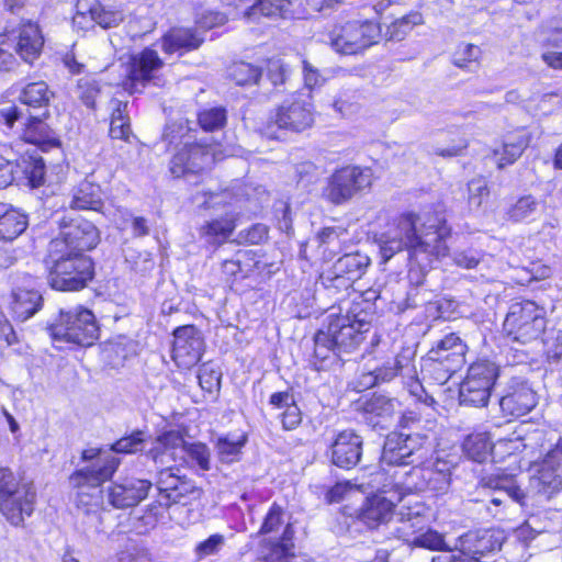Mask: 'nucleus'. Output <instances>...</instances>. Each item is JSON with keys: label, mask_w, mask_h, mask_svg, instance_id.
I'll return each mask as SVG.
<instances>
[{"label": "nucleus", "mask_w": 562, "mask_h": 562, "mask_svg": "<svg viewBox=\"0 0 562 562\" xmlns=\"http://www.w3.org/2000/svg\"><path fill=\"white\" fill-rule=\"evenodd\" d=\"M90 13L93 14L95 24L102 29L116 27L124 21V12L122 10L106 7L100 2L90 7Z\"/></svg>", "instance_id": "obj_47"}, {"label": "nucleus", "mask_w": 562, "mask_h": 562, "mask_svg": "<svg viewBox=\"0 0 562 562\" xmlns=\"http://www.w3.org/2000/svg\"><path fill=\"white\" fill-rule=\"evenodd\" d=\"M498 372V366L490 360L481 359L473 362L460 385V404L475 407L487 405Z\"/></svg>", "instance_id": "obj_12"}, {"label": "nucleus", "mask_w": 562, "mask_h": 562, "mask_svg": "<svg viewBox=\"0 0 562 562\" xmlns=\"http://www.w3.org/2000/svg\"><path fill=\"white\" fill-rule=\"evenodd\" d=\"M357 310L356 306L346 315L328 316L326 329H319L314 337L316 358L324 360L329 352L341 358L359 348L370 330V322L359 317Z\"/></svg>", "instance_id": "obj_3"}, {"label": "nucleus", "mask_w": 562, "mask_h": 562, "mask_svg": "<svg viewBox=\"0 0 562 562\" xmlns=\"http://www.w3.org/2000/svg\"><path fill=\"white\" fill-rule=\"evenodd\" d=\"M63 241H50L44 259L48 284L59 291L83 289L93 277V262L82 254L64 251Z\"/></svg>", "instance_id": "obj_4"}, {"label": "nucleus", "mask_w": 562, "mask_h": 562, "mask_svg": "<svg viewBox=\"0 0 562 562\" xmlns=\"http://www.w3.org/2000/svg\"><path fill=\"white\" fill-rule=\"evenodd\" d=\"M539 201L531 194H525L518 198L506 210V218L514 223H519L531 218L539 210Z\"/></svg>", "instance_id": "obj_43"}, {"label": "nucleus", "mask_w": 562, "mask_h": 562, "mask_svg": "<svg viewBox=\"0 0 562 562\" xmlns=\"http://www.w3.org/2000/svg\"><path fill=\"white\" fill-rule=\"evenodd\" d=\"M429 479H427V491L437 494H445L448 492L451 484V469L447 461L436 460L427 465Z\"/></svg>", "instance_id": "obj_40"}, {"label": "nucleus", "mask_w": 562, "mask_h": 562, "mask_svg": "<svg viewBox=\"0 0 562 562\" xmlns=\"http://www.w3.org/2000/svg\"><path fill=\"white\" fill-rule=\"evenodd\" d=\"M379 383H386L396 376L409 375L413 376L414 363L409 355H396L394 358L389 359L383 364L373 368Z\"/></svg>", "instance_id": "obj_31"}, {"label": "nucleus", "mask_w": 562, "mask_h": 562, "mask_svg": "<svg viewBox=\"0 0 562 562\" xmlns=\"http://www.w3.org/2000/svg\"><path fill=\"white\" fill-rule=\"evenodd\" d=\"M221 378L222 373L220 369L211 363L202 364L198 374L200 386L209 393L220 390Z\"/></svg>", "instance_id": "obj_56"}, {"label": "nucleus", "mask_w": 562, "mask_h": 562, "mask_svg": "<svg viewBox=\"0 0 562 562\" xmlns=\"http://www.w3.org/2000/svg\"><path fill=\"white\" fill-rule=\"evenodd\" d=\"M43 297L34 290L18 289L12 292L11 310L14 317L24 322L42 307Z\"/></svg>", "instance_id": "obj_29"}, {"label": "nucleus", "mask_w": 562, "mask_h": 562, "mask_svg": "<svg viewBox=\"0 0 562 562\" xmlns=\"http://www.w3.org/2000/svg\"><path fill=\"white\" fill-rule=\"evenodd\" d=\"M423 504L402 507L396 514L394 533L398 539L412 543V539L427 528L428 519Z\"/></svg>", "instance_id": "obj_23"}, {"label": "nucleus", "mask_w": 562, "mask_h": 562, "mask_svg": "<svg viewBox=\"0 0 562 562\" xmlns=\"http://www.w3.org/2000/svg\"><path fill=\"white\" fill-rule=\"evenodd\" d=\"M204 38L191 29L178 27L170 30L161 38V49L166 54H179L180 56L198 49Z\"/></svg>", "instance_id": "obj_26"}, {"label": "nucleus", "mask_w": 562, "mask_h": 562, "mask_svg": "<svg viewBox=\"0 0 562 562\" xmlns=\"http://www.w3.org/2000/svg\"><path fill=\"white\" fill-rule=\"evenodd\" d=\"M43 46L44 37L37 24L29 22L20 26L15 52L23 61L32 65L40 57Z\"/></svg>", "instance_id": "obj_24"}, {"label": "nucleus", "mask_w": 562, "mask_h": 562, "mask_svg": "<svg viewBox=\"0 0 562 562\" xmlns=\"http://www.w3.org/2000/svg\"><path fill=\"white\" fill-rule=\"evenodd\" d=\"M144 441V431L136 430L114 442L111 446V451L116 453H135L143 449Z\"/></svg>", "instance_id": "obj_58"}, {"label": "nucleus", "mask_w": 562, "mask_h": 562, "mask_svg": "<svg viewBox=\"0 0 562 562\" xmlns=\"http://www.w3.org/2000/svg\"><path fill=\"white\" fill-rule=\"evenodd\" d=\"M54 341L79 346H92L99 337V326L93 313L81 306L61 310L58 318L48 327Z\"/></svg>", "instance_id": "obj_9"}, {"label": "nucleus", "mask_w": 562, "mask_h": 562, "mask_svg": "<svg viewBox=\"0 0 562 562\" xmlns=\"http://www.w3.org/2000/svg\"><path fill=\"white\" fill-rule=\"evenodd\" d=\"M214 162V149L209 145H184L170 161V172L175 177L199 173Z\"/></svg>", "instance_id": "obj_17"}, {"label": "nucleus", "mask_w": 562, "mask_h": 562, "mask_svg": "<svg viewBox=\"0 0 562 562\" xmlns=\"http://www.w3.org/2000/svg\"><path fill=\"white\" fill-rule=\"evenodd\" d=\"M82 460L91 463L70 476V483L78 488L76 508L89 529L100 531L103 524L102 513L105 509L103 490L100 486L113 475L120 460L97 448L83 450Z\"/></svg>", "instance_id": "obj_2"}, {"label": "nucleus", "mask_w": 562, "mask_h": 562, "mask_svg": "<svg viewBox=\"0 0 562 562\" xmlns=\"http://www.w3.org/2000/svg\"><path fill=\"white\" fill-rule=\"evenodd\" d=\"M468 346L456 334L446 335L434 346L428 356L430 360L439 361L450 368V370L459 371L465 363V353Z\"/></svg>", "instance_id": "obj_21"}, {"label": "nucleus", "mask_w": 562, "mask_h": 562, "mask_svg": "<svg viewBox=\"0 0 562 562\" xmlns=\"http://www.w3.org/2000/svg\"><path fill=\"white\" fill-rule=\"evenodd\" d=\"M530 137L527 134L509 135L504 140L501 148L493 150L495 156H498L497 167L505 168L514 164L529 146Z\"/></svg>", "instance_id": "obj_32"}, {"label": "nucleus", "mask_w": 562, "mask_h": 562, "mask_svg": "<svg viewBox=\"0 0 562 562\" xmlns=\"http://www.w3.org/2000/svg\"><path fill=\"white\" fill-rule=\"evenodd\" d=\"M198 121L204 131L220 130L226 123V110L224 108H211L199 113Z\"/></svg>", "instance_id": "obj_55"}, {"label": "nucleus", "mask_w": 562, "mask_h": 562, "mask_svg": "<svg viewBox=\"0 0 562 562\" xmlns=\"http://www.w3.org/2000/svg\"><path fill=\"white\" fill-rule=\"evenodd\" d=\"M291 3V0H258L245 14L251 20H257L261 15L267 18H282L289 12Z\"/></svg>", "instance_id": "obj_44"}, {"label": "nucleus", "mask_w": 562, "mask_h": 562, "mask_svg": "<svg viewBox=\"0 0 562 562\" xmlns=\"http://www.w3.org/2000/svg\"><path fill=\"white\" fill-rule=\"evenodd\" d=\"M204 351L202 333L193 325H186L173 330L172 360L179 368L190 369L195 366Z\"/></svg>", "instance_id": "obj_15"}, {"label": "nucleus", "mask_w": 562, "mask_h": 562, "mask_svg": "<svg viewBox=\"0 0 562 562\" xmlns=\"http://www.w3.org/2000/svg\"><path fill=\"white\" fill-rule=\"evenodd\" d=\"M493 449L491 438L486 432H476L469 435L463 443L462 450L464 454L479 463L486 461Z\"/></svg>", "instance_id": "obj_38"}, {"label": "nucleus", "mask_w": 562, "mask_h": 562, "mask_svg": "<svg viewBox=\"0 0 562 562\" xmlns=\"http://www.w3.org/2000/svg\"><path fill=\"white\" fill-rule=\"evenodd\" d=\"M27 216L16 209H8L0 214V240L12 241L27 227Z\"/></svg>", "instance_id": "obj_35"}, {"label": "nucleus", "mask_w": 562, "mask_h": 562, "mask_svg": "<svg viewBox=\"0 0 562 562\" xmlns=\"http://www.w3.org/2000/svg\"><path fill=\"white\" fill-rule=\"evenodd\" d=\"M423 23V16L418 12L409 13L396 21H394L386 32L389 41H402L413 30L415 25Z\"/></svg>", "instance_id": "obj_48"}, {"label": "nucleus", "mask_w": 562, "mask_h": 562, "mask_svg": "<svg viewBox=\"0 0 562 562\" xmlns=\"http://www.w3.org/2000/svg\"><path fill=\"white\" fill-rule=\"evenodd\" d=\"M35 498L32 483L18 479L9 468H0V513L11 525H23L34 510Z\"/></svg>", "instance_id": "obj_6"}, {"label": "nucleus", "mask_w": 562, "mask_h": 562, "mask_svg": "<svg viewBox=\"0 0 562 562\" xmlns=\"http://www.w3.org/2000/svg\"><path fill=\"white\" fill-rule=\"evenodd\" d=\"M493 488H498V494H503L506 498H495L491 496L490 503L496 507L498 506H507L508 503L514 502L519 505H525L526 494L525 492L516 485L512 479H490V483Z\"/></svg>", "instance_id": "obj_41"}, {"label": "nucleus", "mask_w": 562, "mask_h": 562, "mask_svg": "<svg viewBox=\"0 0 562 562\" xmlns=\"http://www.w3.org/2000/svg\"><path fill=\"white\" fill-rule=\"evenodd\" d=\"M48 115V110H45L37 115L29 114L22 132L23 140L34 144L43 150L58 147L60 145L58 135L45 122V119Z\"/></svg>", "instance_id": "obj_22"}, {"label": "nucleus", "mask_w": 562, "mask_h": 562, "mask_svg": "<svg viewBox=\"0 0 562 562\" xmlns=\"http://www.w3.org/2000/svg\"><path fill=\"white\" fill-rule=\"evenodd\" d=\"M186 453L194 461L200 470L209 471L211 469V452L209 447L202 442H192L184 446Z\"/></svg>", "instance_id": "obj_60"}, {"label": "nucleus", "mask_w": 562, "mask_h": 562, "mask_svg": "<svg viewBox=\"0 0 562 562\" xmlns=\"http://www.w3.org/2000/svg\"><path fill=\"white\" fill-rule=\"evenodd\" d=\"M418 222L416 214H402L375 236L383 261L407 250L411 263L417 265L424 273L431 268L435 259L448 255L446 239L450 236V228L446 221L438 215H428L420 228L417 227Z\"/></svg>", "instance_id": "obj_1"}, {"label": "nucleus", "mask_w": 562, "mask_h": 562, "mask_svg": "<svg viewBox=\"0 0 562 562\" xmlns=\"http://www.w3.org/2000/svg\"><path fill=\"white\" fill-rule=\"evenodd\" d=\"M546 326L544 310L532 301L513 304L504 321L506 336L520 344L538 339Z\"/></svg>", "instance_id": "obj_10"}, {"label": "nucleus", "mask_w": 562, "mask_h": 562, "mask_svg": "<svg viewBox=\"0 0 562 562\" xmlns=\"http://www.w3.org/2000/svg\"><path fill=\"white\" fill-rule=\"evenodd\" d=\"M249 254L246 250H238L233 258L222 262L221 270L227 282L244 279L250 270Z\"/></svg>", "instance_id": "obj_46"}, {"label": "nucleus", "mask_w": 562, "mask_h": 562, "mask_svg": "<svg viewBox=\"0 0 562 562\" xmlns=\"http://www.w3.org/2000/svg\"><path fill=\"white\" fill-rule=\"evenodd\" d=\"M113 111L110 123V136L114 139L127 140L132 131L127 115V102L112 100Z\"/></svg>", "instance_id": "obj_42"}, {"label": "nucleus", "mask_w": 562, "mask_h": 562, "mask_svg": "<svg viewBox=\"0 0 562 562\" xmlns=\"http://www.w3.org/2000/svg\"><path fill=\"white\" fill-rule=\"evenodd\" d=\"M101 95V88L95 80L82 78L78 81L77 97L90 109L95 108L97 99Z\"/></svg>", "instance_id": "obj_57"}, {"label": "nucleus", "mask_w": 562, "mask_h": 562, "mask_svg": "<svg viewBox=\"0 0 562 562\" xmlns=\"http://www.w3.org/2000/svg\"><path fill=\"white\" fill-rule=\"evenodd\" d=\"M362 451V437L351 429H346L338 432L333 439L327 454L334 465L344 470H350L361 461Z\"/></svg>", "instance_id": "obj_16"}, {"label": "nucleus", "mask_w": 562, "mask_h": 562, "mask_svg": "<svg viewBox=\"0 0 562 562\" xmlns=\"http://www.w3.org/2000/svg\"><path fill=\"white\" fill-rule=\"evenodd\" d=\"M246 443V437L233 440L228 437L218 438L216 442L217 456L224 463H232L238 460L241 448Z\"/></svg>", "instance_id": "obj_50"}, {"label": "nucleus", "mask_w": 562, "mask_h": 562, "mask_svg": "<svg viewBox=\"0 0 562 562\" xmlns=\"http://www.w3.org/2000/svg\"><path fill=\"white\" fill-rule=\"evenodd\" d=\"M16 169L27 178L33 188L41 187L45 180V162L38 154L21 156L16 160Z\"/></svg>", "instance_id": "obj_39"}, {"label": "nucleus", "mask_w": 562, "mask_h": 562, "mask_svg": "<svg viewBox=\"0 0 562 562\" xmlns=\"http://www.w3.org/2000/svg\"><path fill=\"white\" fill-rule=\"evenodd\" d=\"M303 79L305 88L303 90L312 93V89L321 87L325 82V78L319 74V70L314 67L310 61L303 60Z\"/></svg>", "instance_id": "obj_64"}, {"label": "nucleus", "mask_w": 562, "mask_h": 562, "mask_svg": "<svg viewBox=\"0 0 562 562\" xmlns=\"http://www.w3.org/2000/svg\"><path fill=\"white\" fill-rule=\"evenodd\" d=\"M225 537L221 533L211 535L207 539L199 542L194 548L196 561L217 554L225 546Z\"/></svg>", "instance_id": "obj_54"}, {"label": "nucleus", "mask_w": 562, "mask_h": 562, "mask_svg": "<svg viewBox=\"0 0 562 562\" xmlns=\"http://www.w3.org/2000/svg\"><path fill=\"white\" fill-rule=\"evenodd\" d=\"M405 436L403 432H391L387 435L383 449L381 460L391 465L409 464L415 460H407V449L404 447Z\"/></svg>", "instance_id": "obj_36"}, {"label": "nucleus", "mask_w": 562, "mask_h": 562, "mask_svg": "<svg viewBox=\"0 0 562 562\" xmlns=\"http://www.w3.org/2000/svg\"><path fill=\"white\" fill-rule=\"evenodd\" d=\"M188 442L179 430H168L157 437L154 447L148 451V456L156 464H165L166 458L173 459V451L178 448L184 450Z\"/></svg>", "instance_id": "obj_28"}, {"label": "nucleus", "mask_w": 562, "mask_h": 562, "mask_svg": "<svg viewBox=\"0 0 562 562\" xmlns=\"http://www.w3.org/2000/svg\"><path fill=\"white\" fill-rule=\"evenodd\" d=\"M412 544L419 548L439 551H451L446 544L443 536L436 530L426 528L412 539Z\"/></svg>", "instance_id": "obj_52"}, {"label": "nucleus", "mask_w": 562, "mask_h": 562, "mask_svg": "<svg viewBox=\"0 0 562 562\" xmlns=\"http://www.w3.org/2000/svg\"><path fill=\"white\" fill-rule=\"evenodd\" d=\"M370 265V258L360 252L346 254L334 263V272L350 277L351 281L359 279Z\"/></svg>", "instance_id": "obj_37"}, {"label": "nucleus", "mask_w": 562, "mask_h": 562, "mask_svg": "<svg viewBox=\"0 0 562 562\" xmlns=\"http://www.w3.org/2000/svg\"><path fill=\"white\" fill-rule=\"evenodd\" d=\"M536 405V393L526 381L518 378L509 381L505 394L499 398L501 409L512 417L524 416Z\"/></svg>", "instance_id": "obj_20"}, {"label": "nucleus", "mask_w": 562, "mask_h": 562, "mask_svg": "<svg viewBox=\"0 0 562 562\" xmlns=\"http://www.w3.org/2000/svg\"><path fill=\"white\" fill-rule=\"evenodd\" d=\"M162 66V59L151 48H145L139 54L133 55L127 66L126 79L123 82L124 90L136 93L142 92L150 83L161 86L158 71Z\"/></svg>", "instance_id": "obj_13"}, {"label": "nucleus", "mask_w": 562, "mask_h": 562, "mask_svg": "<svg viewBox=\"0 0 562 562\" xmlns=\"http://www.w3.org/2000/svg\"><path fill=\"white\" fill-rule=\"evenodd\" d=\"M394 504L380 494L368 497L361 507L360 520L373 529L390 520L393 514Z\"/></svg>", "instance_id": "obj_27"}, {"label": "nucleus", "mask_w": 562, "mask_h": 562, "mask_svg": "<svg viewBox=\"0 0 562 562\" xmlns=\"http://www.w3.org/2000/svg\"><path fill=\"white\" fill-rule=\"evenodd\" d=\"M319 281L327 291L334 294L347 292L353 283V281L350 280V277H346L341 273H335L334 267L322 273Z\"/></svg>", "instance_id": "obj_53"}, {"label": "nucleus", "mask_w": 562, "mask_h": 562, "mask_svg": "<svg viewBox=\"0 0 562 562\" xmlns=\"http://www.w3.org/2000/svg\"><path fill=\"white\" fill-rule=\"evenodd\" d=\"M60 226L59 237L52 241H63L64 251L82 254L93 249L100 241V232L91 221L75 218L66 222V218H63Z\"/></svg>", "instance_id": "obj_14"}, {"label": "nucleus", "mask_w": 562, "mask_h": 562, "mask_svg": "<svg viewBox=\"0 0 562 562\" xmlns=\"http://www.w3.org/2000/svg\"><path fill=\"white\" fill-rule=\"evenodd\" d=\"M159 491V502L169 507L172 504L182 503L190 494L195 492L194 484L179 475V469L168 467L158 472L156 481Z\"/></svg>", "instance_id": "obj_19"}, {"label": "nucleus", "mask_w": 562, "mask_h": 562, "mask_svg": "<svg viewBox=\"0 0 562 562\" xmlns=\"http://www.w3.org/2000/svg\"><path fill=\"white\" fill-rule=\"evenodd\" d=\"M151 486V482L145 479L135 476L120 479L108 487L109 504L117 509L134 507L147 497Z\"/></svg>", "instance_id": "obj_18"}, {"label": "nucleus", "mask_w": 562, "mask_h": 562, "mask_svg": "<svg viewBox=\"0 0 562 562\" xmlns=\"http://www.w3.org/2000/svg\"><path fill=\"white\" fill-rule=\"evenodd\" d=\"M312 93L299 90L286 98L271 114L262 133L269 138H280L278 132L301 133L314 123V104Z\"/></svg>", "instance_id": "obj_5"}, {"label": "nucleus", "mask_w": 562, "mask_h": 562, "mask_svg": "<svg viewBox=\"0 0 562 562\" xmlns=\"http://www.w3.org/2000/svg\"><path fill=\"white\" fill-rule=\"evenodd\" d=\"M395 400L384 395H373L362 404V412L367 422L376 427L380 425V420H374V418L387 420L395 413Z\"/></svg>", "instance_id": "obj_34"}, {"label": "nucleus", "mask_w": 562, "mask_h": 562, "mask_svg": "<svg viewBox=\"0 0 562 562\" xmlns=\"http://www.w3.org/2000/svg\"><path fill=\"white\" fill-rule=\"evenodd\" d=\"M54 97L45 81L27 83L20 92L19 100L29 108L38 109L42 112L48 110L49 102Z\"/></svg>", "instance_id": "obj_33"}, {"label": "nucleus", "mask_w": 562, "mask_h": 562, "mask_svg": "<svg viewBox=\"0 0 562 562\" xmlns=\"http://www.w3.org/2000/svg\"><path fill=\"white\" fill-rule=\"evenodd\" d=\"M236 228V214L225 212L224 215L206 221L202 224L198 232L201 239L205 244L218 247L223 245L232 236Z\"/></svg>", "instance_id": "obj_25"}, {"label": "nucleus", "mask_w": 562, "mask_h": 562, "mask_svg": "<svg viewBox=\"0 0 562 562\" xmlns=\"http://www.w3.org/2000/svg\"><path fill=\"white\" fill-rule=\"evenodd\" d=\"M428 476L427 465L413 467L409 471L405 472L404 480L397 484H401L407 492H426Z\"/></svg>", "instance_id": "obj_51"}, {"label": "nucleus", "mask_w": 562, "mask_h": 562, "mask_svg": "<svg viewBox=\"0 0 562 562\" xmlns=\"http://www.w3.org/2000/svg\"><path fill=\"white\" fill-rule=\"evenodd\" d=\"M496 549H501V544L492 539V536L488 532L483 533L479 537L473 546L464 547L461 550L462 555H473V557H484L485 553L492 552Z\"/></svg>", "instance_id": "obj_62"}, {"label": "nucleus", "mask_w": 562, "mask_h": 562, "mask_svg": "<svg viewBox=\"0 0 562 562\" xmlns=\"http://www.w3.org/2000/svg\"><path fill=\"white\" fill-rule=\"evenodd\" d=\"M284 517V508L277 503H273L268 509L258 533H273L283 526L284 529L278 540H263L260 543L258 560L263 562H290L294 558V530L291 524H285Z\"/></svg>", "instance_id": "obj_8"}, {"label": "nucleus", "mask_w": 562, "mask_h": 562, "mask_svg": "<svg viewBox=\"0 0 562 562\" xmlns=\"http://www.w3.org/2000/svg\"><path fill=\"white\" fill-rule=\"evenodd\" d=\"M481 54L479 46L461 43L453 54V64L459 68H468L472 63L480 59Z\"/></svg>", "instance_id": "obj_59"}, {"label": "nucleus", "mask_w": 562, "mask_h": 562, "mask_svg": "<svg viewBox=\"0 0 562 562\" xmlns=\"http://www.w3.org/2000/svg\"><path fill=\"white\" fill-rule=\"evenodd\" d=\"M102 206V190L99 184L83 181L75 189L70 209L100 212Z\"/></svg>", "instance_id": "obj_30"}, {"label": "nucleus", "mask_w": 562, "mask_h": 562, "mask_svg": "<svg viewBox=\"0 0 562 562\" xmlns=\"http://www.w3.org/2000/svg\"><path fill=\"white\" fill-rule=\"evenodd\" d=\"M469 203L479 207L483 199L488 195L487 183L482 178L472 179L468 184Z\"/></svg>", "instance_id": "obj_63"}, {"label": "nucleus", "mask_w": 562, "mask_h": 562, "mask_svg": "<svg viewBox=\"0 0 562 562\" xmlns=\"http://www.w3.org/2000/svg\"><path fill=\"white\" fill-rule=\"evenodd\" d=\"M229 77L239 86L257 83L261 69L246 61L234 63L229 68Z\"/></svg>", "instance_id": "obj_49"}, {"label": "nucleus", "mask_w": 562, "mask_h": 562, "mask_svg": "<svg viewBox=\"0 0 562 562\" xmlns=\"http://www.w3.org/2000/svg\"><path fill=\"white\" fill-rule=\"evenodd\" d=\"M532 482L540 493L550 496L559 491L562 477L554 468V464L546 463L544 459L541 468L538 470V474L532 477Z\"/></svg>", "instance_id": "obj_45"}, {"label": "nucleus", "mask_w": 562, "mask_h": 562, "mask_svg": "<svg viewBox=\"0 0 562 562\" xmlns=\"http://www.w3.org/2000/svg\"><path fill=\"white\" fill-rule=\"evenodd\" d=\"M381 27L369 20L335 23L326 34V43L338 54L356 55L378 43Z\"/></svg>", "instance_id": "obj_7"}, {"label": "nucleus", "mask_w": 562, "mask_h": 562, "mask_svg": "<svg viewBox=\"0 0 562 562\" xmlns=\"http://www.w3.org/2000/svg\"><path fill=\"white\" fill-rule=\"evenodd\" d=\"M423 370L431 380L440 385L448 382L449 379L457 372V370H450V368L443 366V363L439 361L430 360L428 355L424 361Z\"/></svg>", "instance_id": "obj_61"}, {"label": "nucleus", "mask_w": 562, "mask_h": 562, "mask_svg": "<svg viewBox=\"0 0 562 562\" xmlns=\"http://www.w3.org/2000/svg\"><path fill=\"white\" fill-rule=\"evenodd\" d=\"M372 171L369 168L346 166L335 170L326 180L322 190L323 198L340 205L348 202L358 192L368 189L372 184Z\"/></svg>", "instance_id": "obj_11"}]
</instances>
